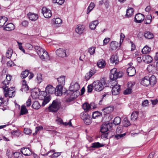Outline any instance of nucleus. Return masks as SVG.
<instances>
[{"label": "nucleus", "mask_w": 158, "mask_h": 158, "mask_svg": "<svg viewBox=\"0 0 158 158\" xmlns=\"http://www.w3.org/2000/svg\"><path fill=\"white\" fill-rule=\"evenodd\" d=\"M99 23V22L98 20H96L92 21L89 24V27L90 29L92 30H94Z\"/></svg>", "instance_id": "28"}, {"label": "nucleus", "mask_w": 158, "mask_h": 158, "mask_svg": "<svg viewBox=\"0 0 158 158\" xmlns=\"http://www.w3.org/2000/svg\"><path fill=\"white\" fill-rule=\"evenodd\" d=\"M13 152L10 149H7L6 151V155L7 156L8 158H11L13 156H14Z\"/></svg>", "instance_id": "44"}, {"label": "nucleus", "mask_w": 158, "mask_h": 158, "mask_svg": "<svg viewBox=\"0 0 158 158\" xmlns=\"http://www.w3.org/2000/svg\"><path fill=\"white\" fill-rule=\"evenodd\" d=\"M6 80H5L2 82V84L3 86H7L9 85L10 82L11 78V76H10L9 74H7L6 77Z\"/></svg>", "instance_id": "23"}, {"label": "nucleus", "mask_w": 158, "mask_h": 158, "mask_svg": "<svg viewBox=\"0 0 158 158\" xmlns=\"http://www.w3.org/2000/svg\"><path fill=\"white\" fill-rule=\"evenodd\" d=\"M55 23L56 24H60L62 23V20L60 18H58L56 19L55 20H54Z\"/></svg>", "instance_id": "57"}, {"label": "nucleus", "mask_w": 158, "mask_h": 158, "mask_svg": "<svg viewBox=\"0 0 158 158\" xmlns=\"http://www.w3.org/2000/svg\"><path fill=\"white\" fill-rule=\"evenodd\" d=\"M148 71L150 73H155L156 72V68L155 64H150L147 67Z\"/></svg>", "instance_id": "26"}, {"label": "nucleus", "mask_w": 158, "mask_h": 158, "mask_svg": "<svg viewBox=\"0 0 158 158\" xmlns=\"http://www.w3.org/2000/svg\"><path fill=\"white\" fill-rule=\"evenodd\" d=\"M82 108L86 112L91 109L90 105L87 102H85L82 105Z\"/></svg>", "instance_id": "29"}, {"label": "nucleus", "mask_w": 158, "mask_h": 158, "mask_svg": "<svg viewBox=\"0 0 158 158\" xmlns=\"http://www.w3.org/2000/svg\"><path fill=\"white\" fill-rule=\"evenodd\" d=\"M134 10L133 8H131L128 9L127 10L126 16L127 17H131L133 14Z\"/></svg>", "instance_id": "34"}, {"label": "nucleus", "mask_w": 158, "mask_h": 158, "mask_svg": "<svg viewBox=\"0 0 158 158\" xmlns=\"http://www.w3.org/2000/svg\"><path fill=\"white\" fill-rule=\"evenodd\" d=\"M54 3H57L60 5H61L64 3V0H52Z\"/></svg>", "instance_id": "51"}, {"label": "nucleus", "mask_w": 158, "mask_h": 158, "mask_svg": "<svg viewBox=\"0 0 158 158\" xmlns=\"http://www.w3.org/2000/svg\"><path fill=\"white\" fill-rule=\"evenodd\" d=\"M7 20V18L5 17H0V27H2Z\"/></svg>", "instance_id": "30"}, {"label": "nucleus", "mask_w": 158, "mask_h": 158, "mask_svg": "<svg viewBox=\"0 0 158 158\" xmlns=\"http://www.w3.org/2000/svg\"><path fill=\"white\" fill-rule=\"evenodd\" d=\"M21 152L26 156L30 155L31 153V151L30 149L27 148H23L21 149Z\"/></svg>", "instance_id": "17"}, {"label": "nucleus", "mask_w": 158, "mask_h": 158, "mask_svg": "<svg viewBox=\"0 0 158 158\" xmlns=\"http://www.w3.org/2000/svg\"><path fill=\"white\" fill-rule=\"evenodd\" d=\"M102 133V134L101 135V138L102 139H107L108 133L106 132L105 133Z\"/></svg>", "instance_id": "62"}, {"label": "nucleus", "mask_w": 158, "mask_h": 158, "mask_svg": "<svg viewBox=\"0 0 158 158\" xmlns=\"http://www.w3.org/2000/svg\"><path fill=\"white\" fill-rule=\"evenodd\" d=\"M95 5L94 3L91 2L89 5L87 10V14L89 13L91 10L94 8Z\"/></svg>", "instance_id": "41"}, {"label": "nucleus", "mask_w": 158, "mask_h": 158, "mask_svg": "<svg viewBox=\"0 0 158 158\" xmlns=\"http://www.w3.org/2000/svg\"><path fill=\"white\" fill-rule=\"evenodd\" d=\"M144 19V15L143 14L139 13L135 15L134 21L137 23H141L143 21Z\"/></svg>", "instance_id": "12"}, {"label": "nucleus", "mask_w": 158, "mask_h": 158, "mask_svg": "<svg viewBox=\"0 0 158 158\" xmlns=\"http://www.w3.org/2000/svg\"><path fill=\"white\" fill-rule=\"evenodd\" d=\"M120 85L117 84L113 86L112 89V93L113 95H116L120 93Z\"/></svg>", "instance_id": "13"}, {"label": "nucleus", "mask_w": 158, "mask_h": 158, "mask_svg": "<svg viewBox=\"0 0 158 158\" xmlns=\"http://www.w3.org/2000/svg\"><path fill=\"white\" fill-rule=\"evenodd\" d=\"M9 85L3 86L2 88L5 97H9L12 98L15 96V92L14 87H11L9 88Z\"/></svg>", "instance_id": "3"}, {"label": "nucleus", "mask_w": 158, "mask_h": 158, "mask_svg": "<svg viewBox=\"0 0 158 158\" xmlns=\"http://www.w3.org/2000/svg\"><path fill=\"white\" fill-rule=\"evenodd\" d=\"M16 56V54L15 53H13V50L10 48H9L7 50L6 54V57L8 59L11 58H14L13 56Z\"/></svg>", "instance_id": "16"}, {"label": "nucleus", "mask_w": 158, "mask_h": 158, "mask_svg": "<svg viewBox=\"0 0 158 158\" xmlns=\"http://www.w3.org/2000/svg\"><path fill=\"white\" fill-rule=\"evenodd\" d=\"M29 19L32 21H34L36 20L38 18L37 14L30 12L27 14Z\"/></svg>", "instance_id": "21"}, {"label": "nucleus", "mask_w": 158, "mask_h": 158, "mask_svg": "<svg viewBox=\"0 0 158 158\" xmlns=\"http://www.w3.org/2000/svg\"><path fill=\"white\" fill-rule=\"evenodd\" d=\"M14 156L15 158H23L22 153L18 152H15L14 153Z\"/></svg>", "instance_id": "42"}, {"label": "nucleus", "mask_w": 158, "mask_h": 158, "mask_svg": "<svg viewBox=\"0 0 158 158\" xmlns=\"http://www.w3.org/2000/svg\"><path fill=\"white\" fill-rule=\"evenodd\" d=\"M106 83V81L103 79L101 80L100 81H96L93 83V89L97 91H101L103 89V86Z\"/></svg>", "instance_id": "4"}, {"label": "nucleus", "mask_w": 158, "mask_h": 158, "mask_svg": "<svg viewBox=\"0 0 158 158\" xmlns=\"http://www.w3.org/2000/svg\"><path fill=\"white\" fill-rule=\"evenodd\" d=\"M34 49L41 59H48L49 58V56L48 52L40 47L35 46L34 47Z\"/></svg>", "instance_id": "2"}, {"label": "nucleus", "mask_w": 158, "mask_h": 158, "mask_svg": "<svg viewBox=\"0 0 158 158\" xmlns=\"http://www.w3.org/2000/svg\"><path fill=\"white\" fill-rule=\"evenodd\" d=\"M21 89L22 91L26 92L28 90L29 87L27 85H22Z\"/></svg>", "instance_id": "52"}, {"label": "nucleus", "mask_w": 158, "mask_h": 158, "mask_svg": "<svg viewBox=\"0 0 158 158\" xmlns=\"http://www.w3.org/2000/svg\"><path fill=\"white\" fill-rule=\"evenodd\" d=\"M27 112L28 110L26 108L25 106L24 105L22 106L20 113V115H22L25 114L27 113Z\"/></svg>", "instance_id": "36"}, {"label": "nucleus", "mask_w": 158, "mask_h": 158, "mask_svg": "<svg viewBox=\"0 0 158 158\" xmlns=\"http://www.w3.org/2000/svg\"><path fill=\"white\" fill-rule=\"evenodd\" d=\"M60 102L57 100H54L52 104L49 106L48 109L51 112H56L60 108Z\"/></svg>", "instance_id": "6"}, {"label": "nucleus", "mask_w": 158, "mask_h": 158, "mask_svg": "<svg viewBox=\"0 0 158 158\" xmlns=\"http://www.w3.org/2000/svg\"><path fill=\"white\" fill-rule=\"evenodd\" d=\"M29 73V71L28 70H26L25 71L22 72L20 74V77L24 79L27 77Z\"/></svg>", "instance_id": "37"}, {"label": "nucleus", "mask_w": 158, "mask_h": 158, "mask_svg": "<svg viewBox=\"0 0 158 158\" xmlns=\"http://www.w3.org/2000/svg\"><path fill=\"white\" fill-rule=\"evenodd\" d=\"M36 79L38 83H40L42 81V75L40 73L37 74Z\"/></svg>", "instance_id": "49"}, {"label": "nucleus", "mask_w": 158, "mask_h": 158, "mask_svg": "<svg viewBox=\"0 0 158 158\" xmlns=\"http://www.w3.org/2000/svg\"><path fill=\"white\" fill-rule=\"evenodd\" d=\"M144 36L146 38L148 39H151L153 37V34L148 31H145L144 32Z\"/></svg>", "instance_id": "32"}, {"label": "nucleus", "mask_w": 158, "mask_h": 158, "mask_svg": "<svg viewBox=\"0 0 158 158\" xmlns=\"http://www.w3.org/2000/svg\"><path fill=\"white\" fill-rule=\"evenodd\" d=\"M156 78L155 76L152 75L151 77L146 76L142 79L141 83L146 86L149 85L153 86L156 84Z\"/></svg>", "instance_id": "1"}, {"label": "nucleus", "mask_w": 158, "mask_h": 158, "mask_svg": "<svg viewBox=\"0 0 158 158\" xmlns=\"http://www.w3.org/2000/svg\"><path fill=\"white\" fill-rule=\"evenodd\" d=\"M93 89V83L88 85L87 87V92L88 93H91Z\"/></svg>", "instance_id": "55"}, {"label": "nucleus", "mask_w": 158, "mask_h": 158, "mask_svg": "<svg viewBox=\"0 0 158 158\" xmlns=\"http://www.w3.org/2000/svg\"><path fill=\"white\" fill-rule=\"evenodd\" d=\"M113 125L112 123H103L101 127L100 131L102 133H105L111 129Z\"/></svg>", "instance_id": "8"}, {"label": "nucleus", "mask_w": 158, "mask_h": 158, "mask_svg": "<svg viewBox=\"0 0 158 158\" xmlns=\"http://www.w3.org/2000/svg\"><path fill=\"white\" fill-rule=\"evenodd\" d=\"M55 88L52 85H48L45 88V91L48 94H53L54 93Z\"/></svg>", "instance_id": "19"}, {"label": "nucleus", "mask_w": 158, "mask_h": 158, "mask_svg": "<svg viewBox=\"0 0 158 158\" xmlns=\"http://www.w3.org/2000/svg\"><path fill=\"white\" fill-rule=\"evenodd\" d=\"M80 88V86L77 83H75L73 85L70 87V90H67L66 93L68 94H70L71 93L76 92Z\"/></svg>", "instance_id": "10"}, {"label": "nucleus", "mask_w": 158, "mask_h": 158, "mask_svg": "<svg viewBox=\"0 0 158 158\" xmlns=\"http://www.w3.org/2000/svg\"><path fill=\"white\" fill-rule=\"evenodd\" d=\"M81 118L83 120H85L86 119L91 118L90 115L86 114H83L81 115Z\"/></svg>", "instance_id": "48"}, {"label": "nucleus", "mask_w": 158, "mask_h": 158, "mask_svg": "<svg viewBox=\"0 0 158 158\" xmlns=\"http://www.w3.org/2000/svg\"><path fill=\"white\" fill-rule=\"evenodd\" d=\"M91 77L89 73H88L85 74V78L86 81H88L89 79Z\"/></svg>", "instance_id": "63"}, {"label": "nucleus", "mask_w": 158, "mask_h": 158, "mask_svg": "<svg viewBox=\"0 0 158 158\" xmlns=\"http://www.w3.org/2000/svg\"><path fill=\"white\" fill-rule=\"evenodd\" d=\"M24 132L26 134L29 135L31 133V131L29 128H25L24 129Z\"/></svg>", "instance_id": "59"}, {"label": "nucleus", "mask_w": 158, "mask_h": 158, "mask_svg": "<svg viewBox=\"0 0 158 158\" xmlns=\"http://www.w3.org/2000/svg\"><path fill=\"white\" fill-rule=\"evenodd\" d=\"M32 106L33 109L38 110L40 107L41 105L38 101H35L33 102Z\"/></svg>", "instance_id": "31"}, {"label": "nucleus", "mask_w": 158, "mask_h": 158, "mask_svg": "<svg viewBox=\"0 0 158 158\" xmlns=\"http://www.w3.org/2000/svg\"><path fill=\"white\" fill-rule=\"evenodd\" d=\"M95 47H91L89 48L88 51L91 55H92L95 53Z\"/></svg>", "instance_id": "50"}, {"label": "nucleus", "mask_w": 158, "mask_h": 158, "mask_svg": "<svg viewBox=\"0 0 158 158\" xmlns=\"http://www.w3.org/2000/svg\"><path fill=\"white\" fill-rule=\"evenodd\" d=\"M47 93L45 91H42L40 95V98L41 99H44L42 105L44 106L46 104L48 103L51 100V98L50 96L48 95L46 97Z\"/></svg>", "instance_id": "7"}, {"label": "nucleus", "mask_w": 158, "mask_h": 158, "mask_svg": "<svg viewBox=\"0 0 158 158\" xmlns=\"http://www.w3.org/2000/svg\"><path fill=\"white\" fill-rule=\"evenodd\" d=\"M126 133L117 134L115 135L114 137L117 139H123L126 135Z\"/></svg>", "instance_id": "46"}, {"label": "nucleus", "mask_w": 158, "mask_h": 158, "mask_svg": "<svg viewBox=\"0 0 158 158\" xmlns=\"http://www.w3.org/2000/svg\"><path fill=\"white\" fill-rule=\"evenodd\" d=\"M149 102L147 100H144L142 103V105L143 107L147 106L148 105Z\"/></svg>", "instance_id": "60"}, {"label": "nucleus", "mask_w": 158, "mask_h": 158, "mask_svg": "<svg viewBox=\"0 0 158 158\" xmlns=\"http://www.w3.org/2000/svg\"><path fill=\"white\" fill-rule=\"evenodd\" d=\"M61 152H54L51 156V158L57 157L61 154Z\"/></svg>", "instance_id": "58"}, {"label": "nucleus", "mask_w": 158, "mask_h": 158, "mask_svg": "<svg viewBox=\"0 0 158 158\" xmlns=\"http://www.w3.org/2000/svg\"><path fill=\"white\" fill-rule=\"evenodd\" d=\"M106 64L104 60H99L97 63L98 66L101 68H102L105 66Z\"/></svg>", "instance_id": "33"}, {"label": "nucleus", "mask_w": 158, "mask_h": 158, "mask_svg": "<svg viewBox=\"0 0 158 158\" xmlns=\"http://www.w3.org/2000/svg\"><path fill=\"white\" fill-rule=\"evenodd\" d=\"M7 64L8 66L9 67H11L15 65L14 63L11 60H10L7 62Z\"/></svg>", "instance_id": "61"}, {"label": "nucleus", "mask_w": 158, "mask_h": 158, "mask_svg": "<svg viewBox=\"0 0 158 158\" xmlns=\"http://www.w3.org/2000/svg\"><path fill=\"white\" fill-rule=\"evenodd\" d=\"M103 146V145L102 144L99 143L98 142L96 143H93L92 144L91 147L93 148H98L99 147H102Z\"/></svg>", "instance_id": "43"}, {"label": "nucleus", "mask_w": 158, "mask_h": 158, "mask_svg": "<svg viewBox=\"0 0 158 158\" xmlns=\"http://www.w3.org/2000/svg\"><path fill=\"white\" fill-rule=\"evenodd\" d=\"M123 75L121 71H118L116 68H113L110 70V78L112 80H115L118 78L121 77Z\"/></svg>", "instance_id": "5"}, {"label": "nucleus", "mask_w": 158, "mask_h": 158, "mask_svg": "<svg viewBox=\"0 0 158 158\" xmlns=\"http://www.w3.org/2000/svg\"><path fill=\"white\" fill-rule=\"evenodd\" d=\"M42 10V13L45 18H48L51 17L52 14L51 11L50 9H47L46 7H43Z\"/></svg>", "instance_id": "11"}, {"label": "nucleus", "mask_w": 158, "mask_h": 158, "mask_svg": "<svg viewBox=\"0 0 158 158\" xmlns=\"http://www.w3.org/2000/svg\"><path fill=\"white\" fill-rule=\"evenodd\" d=\"M121 119L119 117H116L114 119L113 123L115 125H118L121 122Z\"/></svg>", "instance_id": "40"}, {"label": "nucleus", "mask_w": 158, "mask_h": 158, "mask_svg": "<svg viewBox=\"0 0 158 158\" xmlns=\"http://www.w3.org/2000/svg\"><path fill=\"white\" fill-rule=\"evenodd\" d=\"M114 110V108L112 106H110L106 107L103 109L104 114H106L112 112Z\"/></svg>", "instance_id": "25"}, {"label": "nucleus", "mask_w": 158, "mask_h": 158, "mask_svg": "<svg viewBox=\"0 0 158 158\" xmlns=\"http://www.w3.org/2000/svg\"><path fill=\"white\" fill-rule=\"evenodd\" d=\"M56 53L57 56L60 57H64L67 56L65 50L62 48H59L56 51Z\"/></svg>", "instance_id": "14"}, {"label": "nucleus", "mask_w": 158, "mask_h": 158, "mask_svg": "<svg viewBox=\"0 0 158 158\" xmlns=\"http://www.w3.org/2000/svg\"><path fill=\"white\" fill-rule=\"evenodd\" d=\"M151 48L147 46H145L143 48L142 50V52L143 54H146L150 51Z\"/></svg>", "instance_id": "35"}, {"label": "nucleus", "mask_w": 158, "mask_h": 158, "mask_svg": "<svg viewBox=\"0 0 158 158\" xmlns=\"http://www.w3.org/2000/svg\"><path fill=\"white\" fill-rule=\"evenodd\" d=\"M123 123L124 126L125 127H127L130 125V122L125 118L123 120Z\"/></svg>", "instance_id": "54"}, {"label": "nucleus", "mask_w": 158, "mask_h": 158, "mask_svg": "<svg viewBox=\"0 0 158 158\" xmlns=\"http://www.w3.org/2000/svg\"><path fill=\"white\" fill-rule=\"evenodd\" d=\"M152 16L151 15H148L144 20V23L145 24H149L152 22Z\"/></svg>", "instance_id": "38"}, {"label": "nucleus", "mask_w": 158, "mask_h": 158, "mask_svg": "<svg viewBox=\"0 0 158 158\" xmlns=\"http://www.w3.org/2000/svg\"><path fill=\"white\" fill-rule=\"evenodd\" d=\"M63 86L57 85L55 88V94L57 96H60L62 94V89Z\"/></svg>", "instance_id": "18"}, {"label": "nucleus", "mask_w": 158, "mask_h": 158, "mask_svg": "<svg viewBox=\"0 0 158 158\" xmlns=\"http://www.w3.org/2000/svg\"><path fill=\"white\" fill-rule=\"evenodd\" d=\"M140 59L142 58V59H152V58L149 55H144L140 56V57H138L137 58V59H138V58Z\"/></svg>", "instance_id": "45"}, {"label": "nucleus", "mask_w": 158, "mask_h": 158, "mask_svg": "<svg viewBox=\"0 0 158 158\" xmlns=\"http://www.w3.org/2000/svg\"><path fill=\"white\" fill-rule=\"evenodd\" d=\"M132 89L131 88H128L126 89L124 91L123 93L125 95L131 93Z\"/></svg>", "instance_id": "56"}, {"label": "nucleus", "mask_w": 158, "mask_h": 158, "mask_svg": "<svg viewBox=\"0 0 158 158\" xmlns=\"http://www.w3.org/2000/svg\"><path fill=\"white\" fill-rule=\"evenodd\" d=\"M127 72L128 75L130 77L134 76L136 73V70L135 68L132 66H130L127 68Z\"/></svg>", "instance_id": "15"}, {"label": "nucleus", "mask_w": 158, "mask_h": 158, "mask_svg": "<svg viewBox=\"0 0 158 158\" xmlns=\"http://www.w3.org/2000/svg\"><path fill=\"white\" fill-rule=\"evenodd\" d=\"M96 70L94 68H92L89 72V73L91 76H93L95 73H96Z\"/></svg>", "instance_id": "53"}, {"label": "nucleus", "mask_w": 158, "mask_h": 158, "mask_svg": "<svg viewBox=\"0 0 158 158\" xmlns=\"http://www.w3.org/2000/svg\"><path fill=\"white\" fill-rule=\"evenodd\" d=\"M65 76H61L57 78L58 82L59 85H60L63 86L64 85L65 83Z\"/></svg>", "instance_id": "24"}, {"label": "nucleus", "mask_w": 158, "mask_h": 158, "mask_svg": "<svg viewBox=\"0 0 158 158\" xmlns=\"http://www.w3.org/2000/svg\"><path fill=\"white\" fill-rule=\"evenodd\" d=\"M15 28V26L13 23H10L5 25L3 29L6 31H11L14 30Z\"/></svg>", "instance_id": "20"}, {"label": "nucleus", "mask_w": 158, "mask_h": 158, "mask_svg": "<svg viewBox=\"0 0 158 158\" xmlns=\"http://www.w3.org/2000/svg\"><path fill=\"white\" fill-rule=\"evenodd\" d=\"M65 94L67 95L65 96V101L67 102H69L73 101L77 97V96L76 94L74 92L71 93L69 94H66L65 92Z\"/></svg>", "instance_id": "9"}, {"label": "nucleus", "mask_w": 158, "mask_h": 158, "mask_svg": "<svg viewBox=\"0 0 158 158\" xmlns=\"http://www.w3.org/2000/svg\"><path fill=\"white\" fill-rule=\"evenodd\" d=\"M138 112L135 111L132 112L131 115V119L133 120H136L138 117Z\"/></svg>", "instance_id": "39"}, {"label": "nucleus", "mask_w": 158, "mask_h": 158, "mask_svg": "<svg viewBox=\"0 0 158 158\" xmlns=\"http://www.w3.org/2000/svg\"><path fill=\"white\" fill-rule=\"evenodd\" d=\"M118 43L115 41H112L110 43V48L111 50H115L118 46Z\"/></svg>", "instance_id": "22"}, {"label": "nucleus", "mask_w": 158, "mask_h": 158, "mask_svg": "<svg viewBox=\"0 0 158 158\" xmlns=\"http://www.w3.org/2000/svg\"><path fill=\"white\" fill-rule=\"evenodd\" d=\"M11 134L13 136H19L20 134L18 130L12 131L11 132Z\"/></svg>", "instance_id": "47"}, {"label": "nucleus", "mask_w": 158, "mask_h": 158, "mask_svg": "<svg viewBox=\"0 0 158 158\" xmlns=\"http://www.w3.org/2000/svg\"><path fill=\"white\" fill-rule=\"evenodd\" d=\"M77 26V27L75 29L76 32L79 34H82L84 29V26L81 25H79Z\"/></svg>", "instance_id": "27"}, {"label": "nucleus", "mask_w": 158, "mask_h": 158, "mask_svg": "<svg viewBox=\"0 0 158 158\" xmlns=\"http://www.w3.org/2000/svg\"><path fill=\"white\" fill-rule=\"evenodd\" d=\"M110 38H105L103 41V45H106L110 40Z\"/></svg>", "instance_id": "64"}]
</instances>
